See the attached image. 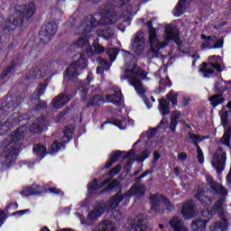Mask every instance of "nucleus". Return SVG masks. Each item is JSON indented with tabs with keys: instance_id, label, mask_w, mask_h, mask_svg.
Segmentation results:
<instances>
[{
	"instance_id": "58836bf2",
	"label": "nucleus",
	"mask_w": 231,
	"mask_h": 231,
	"mask_svg": "<svg viewBox=\"0 0 231 231\" xmlns=\"http://www.w3.org/2000/svg\"><path fill=\"white\" fill-rule=\"evenodd\" d=\"M99 62L101 64V67L97 68V74L104 73V70L107 71L109 68H111V64L107 63V61H106V60L104 59H99Z\"/></svg>"
},
{
	"instance_id": "7ed1b4c3",
	"label": "nucleus",
	"mask_w": 231,
	"mask_h": 231,
	"mask_svg": "<svg viewBox=\"0 0 231 231\" xmlns=\"http://www.w3.org/2000/svg\"><path fill=\"white\" fill-rule=\"evenodd\" d=\"M35 4H29L28 5H18L15 9L10 10V15L5 20L0 17V26L8 32H14L19 26H23L24 19L28 20L35 14Z\"/></svg>"
},
{
	"instance_id": "6e6d98bb",
	"label": "nucleus",
	"mask_w": 231,
	"mask_h": 231,
	"mask_svg": "<svg viewBox=\"0 0 231 231\" xmlns=\"http://www.w3.org/2000/svg\"><path fill=\"white\" fill-rule=\"evenodd\" d=\"M119 182L117 180H113L106 188V190H115L118 189Z\"/></svg>"
},
{
	"instance_id": "f257e3e1",
	"label": "nucleus",
	"mask_w": 231,
	"mask_h": 231,
	"mask_svg": "<svg viewBox=\"0 0 231 231\" xmlns=\"http://www.w3.org/2000/svg\"><path fill=\"white\" fill-rule=\"evenodd\" d=\"M118 21V14L115 11H107L104 15L101 16L98 22L97 18L93 16H88L81 25L77 29L76 34L79 35L77 42L74 43L75 48H89V33L93 32V28L100 26V24H115Z\"/></svg>"
},
{
	"instance_id": "393cba45",
	"label": "nucleus",
	"mask_w": 231,
	"mask_h": 231,
	"mask_svg": "<svg viewBox=\"0 0 231 231\" xmlns=\"http://www.w3.org/2000/svg\"><path fill=\"white\" fill-rule=\"evenodd\" d=\"M151 152L149 151H143L139 156L134 158V150H131L126 155L124 156V160H137L138 162H143L146 158H149Z\"/></svg>"
},
{
	"instance_id": "0e129e2a",
	"label": "nucleus",
	"mask_w": 231,
	"mask_h": 231,
	"mask_svg": "<svg viewBox=\"0 0 231 231\" xmlns=\"http://www.w3.org/2000/svg\"><path fill=\"white\" fill-rule=\"evenodd\" d=\"M189 102H190V97H182V106H189Z\"/></svg>"
},
{
	"instance_id": "e2e57ef3",
	"label": "nucleus",
	"mask_w": 231,
	"mask_h": 231,
	"mask_svg": "<svg viewBox=\"0 0 231 231\" xmlns=\"http://www.w3.org/2000/svg\"><path fill=\"white\" fill-rule=\"evenodd\" d=\"M5 212L3 210H0V226H3V223L5 221Z\"/></svg>"
},
{
	"instance_id": "c85d7f7f",
	"label": "nucleus",
	"mask_w": 231,
	"mask_h": 231,
	"mask_svg": "<svg viewBox=\"0 0 231 231\" xmlns=\"http://www.w3.org/2000/svg\"><path fill=\"white\" fill-rule=\"evenodd\" d=\"M96 231H116V226L111 220H104L98 225Z\"/></svg>"
},
{
	"instance_id": "2eb2a0df",
	"label": "nucleus",
	"mask_w": 231,
	"mask_h": 231,
	"mask_svg": "<svg viewBox=\"0 0 231 231\" xmlns=\"http://www.w3.org/2000/svg\"><path fill=\"white\" fill-rule=\"evenodd\" d=\"M226 160V153L223 151V149L218 148L212 160V165L217 171L221 172V171H223Z\"/></svg>"
},
{
	"instance_id": "37998d69",
	"label": "nucleus",
	"mask_w": 231,
	"mask_h": 231,
	"mask_svg": "<svg viewBox=\"0 0 231 231\" xmlns=\"http://www.w3.org/2000/svg\"><path fill=\"white\" fill-rule=\"evenodd\" d=\"M97 189H98V180L95 179L88 184V194H95V192H97Z\"/></svg>"
},
{
	"instance_id": "f03ea898",
	"label": "nucleus",
	"mask_w": 231,
	"mask_h": 231,
	"mask_svg": "<svg viewBox=\"0 0 231 231\" xmlns=\"http://www.w3.org/2000/svg\"><path fill=\"white\" fill-rule=\"evenodd\" d=\"M146 26L149 30L150 53L152 57H162L163 50L167 48L170 41H174L176 44H180V32L172 25H168L164 31V41H161L156 34V29L152 27V22H146Z\"/></svg>"
},
{
	"instance_id": "3c124183",
	"label": "nucleus",
	"mask_w": 231,
	"mask_h": 231,
	"mask_svg": "<svg viewBox=\"0 0 231 231\" xmlns=\"http://www.w3.org/2000/svg\"><path fill=\"white\" fill-rule=\"evenodd\" d=\"M223 44H225V40L223 38H220V39L217 40L216 42H214L212 50H219V49L223 48Z\"/></svg>"
},
{
	"instance_id": "864d4df0",
	"label": "nucleus",
	"mask_w": 231,
	"mask_h": 231,
	"mask_svg": "<svg viewBox=\"0 0 231 231\" xmlns=\"http://www.w3.org/2000/svg\"><path fill=\"white\" fill-rule=\"evenodd\" d=\"M120 171H122V166L117 165L115 168H113L108 174L109 176H111V178H115V176H116V174L120 172Z\"/></svg>"
},
{
	"instance_id": "5fc2aeb1",
	"label": "nucleus",
	"mask_w": 231,
	"mask_h": 231,
	"mask_svg": "<svg viewBox=\"0 0 231 231\" xmlns=\"http://www.w3.org/2000/svg\"><path fill=\"white\" fill-rule=\"evenodd\" d=\"M49 192H51V194H57L58 196H64V191L59 189L56 187L50 188Z\"/></svg>"
},
{
	"instance_id": "774afa93",
	"label": "nucleus",
	"mask_w": 231,
	"mask_h": 231,
	"mask_svg": "<svg viewBox=\"0 0 231 231\" xmlns=\"http://www.w3.org/2000/svg\"><path fill=\"white\" fill-rule=\"evenodd\" d=\"M40 231H50V228H48L47 226H43Z\"/></svg>"
},
{
	"instance_id": "a19ab883",
	"label": "nucleus",
	"mask_w": 231,
	"mask_h": 231,
	"mask_svg": "<svg viewBox=\"0 0 231 231\" xmlns=\"http://www.w3.org/2000/svg\"><path fill=\"white\" fill-rule=\"evenodd\" d=\"M230 140H231V128L228 127L226 131L225 132L221 142L224 143V145H226L227 147H230Z\"/></svg>"
},
{
	"instance_id": "4d7b16f0",
	"label": "nucleus",
	"mask_w": 231,
	"mask_h": 231,
	"mask_svg": "<svg viewBox=\"0 0 231 231\" xmlns=\"http://www.w3.org/2000/svg\"><path fill=\"white\" fill-rule=\"evenodd\" d=\"M17 106H18L17 103H14V101H12L6 106L4 107V110L6 111V109H10V111H14V109H15Z\"/></svg>"
},
{
	"instance_id": "a878e982",
	"label": "nucleus",
	"mask_w": 231,
	"mask_h": 231,
	"mask_svg": "<svg viewBox=\"0 0 231 231\" xmlns=\"http://www.w3.org/2000/svg\"><path fill=\"white\" fill-rule=\"evenodd\" d=\"M170 225L174 231H189V228L183 224V221L179 217H173L170 221Z\"/></svg>"
},
{
	"instance_id": "f704fd0d",
	"label": "nucleus",
	"mask_w": 231,
	"mask_h": 231,
	"mask_svg": "<svg viewBox=\"0 0 231 231\" xmlns=\"http://www.w3.org/2000/svg\"><path fill=\"white\" fill-rule=\"evenodd\" d=\"M209 102L213 107H217V106L225 102V98H223V96L217 94L209 97Z\"/></svg>"
},
{
	"instance_id": "f8f14e48",
	"label": "nucleus",
	"mask_w": 231,
	"mask_h": 231,
	"mask_svg": "<svg viewBox=\"0 0 231 231\" xmlns=\"http://www.w3.org/2000/svg\"><path fill=\"white\" fill-rule=\"evenodd\" d=\"M208 60L209 63H204L202 69H200L205 79H208V77L214 73V69L221 71V63L223 62V60H221L219 56H211Z\"/></svg>"
},
{
	"instance_id": "c9c22d12",
	"label": "nucleus",
	"mask_w": 231,
	"mask_h": 231,
	"mask_svg": "<svg viewBox=\"0 0 231 231\" xmlns=\"http://www.w3.org/2000/svg\"><path fill=\"white\" fill-rule=\"evenodd\" d=\"M180 111H175L171 115V121L170 125V129L174 133L176 131V125H178V120H180Z\"/></svg>"
},
{
	"instance_id": "4c0bfd02",
	"label": "nucleus",
	"mask_w": 231,
	"mask_h": 231,
	"mask_svg": "<svg viewBox=\"0 0 231 231\" xmlns=\"http://www.w3.org/2000/svg\"><path fill=\"white\" fill-rule=\"evenodd\" d=\"M122 156V152H112L110 155V161L105 165V169H109L115 162L118 161Z\"/></svg>"
},
{
	"instance_id": "ddd939ff",
	"label": "nucleus",
	"mask_w": 231,
	"mask_h": 231,
	"mask_svg": "<svg viewBox=\"0 0 231 231\" xmlns=\"http://www.w3.org/2000/svg\"><path fill=\"white\" fill-rule=\"evenodd\" d=\"M57 30H59V24H57V22H47L42 27L40 32V40L42 42H50L51 41V37L57 33Z\"/></svg>"
},
{
	"instance_id": "20e7f679",
	"label": "nucleus",
	"mask_w": 231,
	"mask_h": 231,
	"mask_svg": "<svg viewBox=\"0 0 231 231\" xmlns=\"http://www.w3.org/2000/svg\"><path fill=\"white\" fill-rule=\"evenodd\" d=\"M123 57L125 59L126 69L125 70L124 77H121V79H128L130 84L134 88L138 95H143L145 88H143L142 80H145L147 78V73L140 69V68H138V66L133 62L134 56L131 54V52L124 51Z\"/></svg>"
},
{
	"instance_id": "ea45409f",
	"label": "nucleus",
	"mask_w": 231,
	"mask_h": 231,
	"mask_svg": "<svg viewBox=\"0 0 231 231\" xmlns=\"http://www.w3.org/2000/svg\"><path fill=\"white\" fill-rule=\"evenodd\" d=\"M114 124L116 127H119V129H125V127H127V119L119 116L114 119Z\"/></svg>"
},
{
	"instance_id": "5701e85b",
	"label": "nucleus",
	"mask_w": 231,
	"mask_h": 231,
	"mask_svg": "<svg viewBox=\"0 0 231 231\" xmlns=\"http://www.w3.org/2000/svg\"><path fill=\"white\" fill-rule=\"evenodd\" d=\"M46 129V119L44 116L38 118L30 127L32 133H42Z\"/></svg>"
},
{
	"instance_id": "4be33fe9",
	"label": "nucleus",
	"mask_w": 231,
	"mask_h": 231,
	"mask_svg": "<svg viewBox=\"0 0 231 231\" xmlns=\"http://www.w3.org/2000/svg\"><path fill=\"white\" fill-rule=\"evenodd\" d=\"M192 0H179L175 9L173 10V15L175 17H180L183 15V10H186L188 6H190V2Z\"/></svg>"
},
{
	"instance_id": "6e6552de",
	"label": "nucleus",
	"mask_w": 231,
	"mask_h": 231,
	"mask_svg": "<svg viewBox=\"0 0 231 231\" xmlns=\"http://www.w3.org/2000/svg\"><path fill=\"white\" fill-rule=\"evenodd\" d=\"M111 200L108 201V203L106 205L105 202H98L96 205L92 206V209H90L87 216L88 221H97L104 212H106V209L111 210L115 219L120 220L124 217V213L122 211H116V207L113 208L109 205Z\"/></svg>"
},
{
	"instance_id": "bb28decb",
	"label": "nucleus",
	"mask_w": 231,
	"mask_h": 231,
	"mask_svg": "<svg viewBox=\"0 0 231 231\" xmlns=\"http://www.w3.org/2000/svg\"><path fill=\"white\" fill-rule=\"evenodd\" d=\"M207 181H208L211 189L215 192H217V194H222V195L226 194V189H225V187L214 182V179H212L211 176H207Z\"/></svg>"
},
{
	"instance_id": "c756f323",
	"label": "nucleus",
	"mask_w": 231,
	"mask_h": 231,
	"mask_svg": "<svg viewBox=\"0 0 231 231\" xmlns=\"http://www.w3.org/2000/svg\"><path fill=\"white\" fill-rule=\"evenodd\" d=\"M208 221L202 219V218H198L194 220L191 224V227L193 231H205L207 230V223Z\"/></svg>"
},
{
	"instance_id": "69168bd1",
	"label": "nucleus",
	"mask_w": 231,
	"mask_h": 231,
	"mask_svg": "<svg viewBox=\"0 0 231 231\" xmlns=\"http://www.w3.org/2000/svg\"><path fill=\"white\" fill-rule=\"evenodd\" d=\"M93 80V75L92 74H88L87 76V79H86V82L87 84H91V81Z\"/></svg>"
},
{
	"instance_id": "423d86ee",
	"label": "nucleus",
	"mask_w": 231,
	"mask_h": 231,
	"mask_svg": "<svg viewBox=\"0 0 231 231\" xmlns=\"http://www.w3.org/2000/svg\"><path fill=\"white\" fill-rule=\"evenodd\" d=\"M196 198L201 203L202 207H204L205 210L201 212L203 217L210 218L212 216H215V214H223V203H225V199H218L210 208L212 205V199L207 197L205 193L198 191Z\"/></svg>"
},
{
	"instance_id": "a18cd8bd",
	"label": "nucleus",
	"mask_w": 231,
	"mask_h": 231,
	"mask_svg": "<svg viewBox=\"0 0 231 231\" xmlns=\"http://www.w3.org/2000/svg\"><path fill=\"white\" fill-rule=\"evenodd\" d=\"M79 95H81V97H86V95H88V85H86V83L80 81L79 84V89H78Z\"/></svg>"
},
{
	"instance_id": "b1692460",
	"label": "nucleus",
	"mask_w": 231,
	"mask_h": 231,
	"mask_svg": "<svg viewBox=\"0 0 231 231\" xmlns=\"http://www.w3.org/2000/svg\"><path fill=\"white\" fill-rule=\"evenodd\" d=\"M97 37H102L103 39H111L115 35V31L113 29L107 28L106 26L100 25L97 30Z\"/></svg>"
},
{
	"instance_id": "9b49d317",
	"label": "nucleus",
	"mask_w": 231,
	"mask_h": 231,
	"mask_svg": "<svg viewBox=\"0 0 231 231\" xmlns=\"http://www.w3.org/2000/svg\"><path fill=\"white\" fill-rule=\"evenodd\" d=\"M74 131H75L74 125H67L63 132V137L61 138V143H57V141H55L51 144V150H50L51 154H57V152H60L62 149V147H64V143H68V142H69V140L73 138Z\"/></svg>"
},
{
	"instance_id": "412c9836",
	"label": "nucleus",
	"mask_w": 231,
	"mask_h": 231,
	"mask_svg": "<svg viewBox=\"0 0 231 231\" xmlns=\"http://www.w3.org/2000/svg\"><path fill=\"white\" fill-rule=\"evenodd\" d=\"M48 75V69L46 67H35L29 70L27 74L28 79H42Z\"/></svg>"
},
{
	"instance_id": "2f4dec72",
	"label": "nucleus",
	"mask_w": 231,
	"mask_h": 231,
	"mask_svg": "<svg viewBox=\"0 0 231 231\" xmlns=\"http://www.w3.org/2000/svg\"><path fill=\"white\" fill-rule=\"evenodd\" d=\"M159 111L163 116L171 113V106L169 105V102L164 97L161 98L159 101Z\"/></svg>"
},
{
	"instance_id": "f3484780",
	"label": "nucleus",
	"mask_w": 231,
	"mask_h": 231,
	"mask_svg": "<svg viewBox=\"0 0 231 231\" xmlns=\"http://www.w3.org/2000/svg\"><path fill=\"white\" fill-rule=\"evenodd\" d=\"M106 102L115 104V106L124 104V95H122V90L118 88H114V95H107Z\"/></svg>"
},
{
	"instance_id": "dca6fc26",
	"label": "nucleus",
	"mask_w": 231,
	"mask_h": 231,
	"mask_svg": "<svg viewBox=\"0 0 231 231\" xmlns=\"http://www.w3.org/2000/svg\"><path fill=\"white\" fill-rule=\"evenodd\" d=\"M201 136L194 134H189V142L190 143H195L197 148V158L199 160V163L203 165L205 163V156L203 155V150L198 143H201Z\"/></svg>"
},
{
	"instance_id": "680f3d73",
	"label": "nucleus",
	"mask_w": 231,
	"mask_h": 231,
	"mask_svg": "<svg viewBox=\"0 0 231 231\" xmlns=\"http://www.w3.org/2000/svg\"><path fill=\"white\" fill-rule=\"evenodd\" d=\"M44 91H46V86L44 85L40 86V88H38L39 97H41V95H44Z\"/></svg>"
},
{
	"instance_id": "473e14b6",
	"label": "nucleus",
	"mask_w": 231,
	"mask_h": 231,
	"mask_svg": "<svg viewBox=\"0 0 231 231\" xmlns=\"http://www.w3.org/2000/svg\"><path fill=\"white\" fill-rule=\"evenodd\" d=\"M227 223L225 219L217 221L210 226L211 231H226Z\"/></svg>"
},
{
	"instance_id": "e433bc0d",
	"label": "nucleus",
	"mask_w": 231,
	"mask_h": 231,
	"mask_svg": "<svg viewBox=\"0 0 231 231\" xmlns=\"http://www.w3.org/2000/svg\"><path fill=\"white\" fill-rule=\"evenodd\" d=\"M106 102V99L102 96L96 95L89 99V106H102Z\"/></svg>"
},
{
	"instance_id": "de8ad7c7",
	"label": "nucleus",
	"mask_w": 231,
	"mask_h": 231,
	"mask_svg": "<svg viewBox=\"0 0 231 231\" xmlns=\"http://www.w3.org/2000/svg\"><path fill=\"white\" fill-rule=\"evenodd\" d=\"M220 118L223 127H226V122H228V112L222 110L220 112Z\"/></svg>"
},
{
	"instance_id": "09e8293b",
	"label": "nucleus",
	"mask_w": 231,
	"mask_h": 231,
	"mask_svg": "<svg viewBox=\"0 0 231 231\" xmlns=\"http://www.w3.org/2000/svg\"><path fill=\"white\" fill-rule=\"evenodd\" d=\"M35 193V191H32V186L23 188L21 192L22 196H25L26 198H28V196H33Z\"/></svg>"
},
{
	"instance_id": "a211bd4d",
	"label": "nucleus",
	"mask_w": 231,
	"mask_h": 231,
	"mask_svg": "<svg viewBox=\"0 0 231 231\" xmlns=\"http://www.w3.org/2000/svg\"><path fill=\"white\" fill-rule=\"evenodd\" d=\"M147 230V221L143 217L138 216L130 222V231H145Z\"/></svg>"
},
{
	"instance_id": "c03bdc74",
	"label": "nucleus",
	"mask_w": 231,
	"mask_h": 231,
	"mask_svg": "<svg viewBox=\"0 0 231 231\" xmlns=\"http://www.w3.org/2000/svg\"><path fill=\"white\" fill-rule=\"evenodd\" d=\"M107 53L111 62H115V60H116V56L118 55V49L110 48L107 50Z\"/></svg>"
},
{
	"instance_id": "603ef678",
	"label": "nucleus",
	"mask_w": 231,
	"mask_h": 231,
	"mask_svg": "<svg viewBox=\"0 0 231 231\" xmlns=\"http://www.w3.org/2000/svg\"><path fill=\"white\" fill-rule=\"evenodd\" d=\"M15 68V64L14 63V61L11 63V65L9 67H7V69L5 70H4L1 74V79H5V77H6V75H8V73H10V71H14Z\"/></svg>"
},
{
	"instance_id": "72a5a7b5",
	"label": "nucleus",
	"mask_w": 231,
	"mask_h": 231,
	"mask_svg": "<svg viewBox=\"0 0 231 231\" xmlns=\"http://www.w3.org/2000/svg\"><path fill=\"white\" fill-rule=\"evenodd\" d=\"M21 119H19L18 114H14L12 116H10L7 121L5 122L6 127L8 129H12V127H15V125H19V122Z\"/></svg>"
},
{
	"instance_id": "0eeeda50",
	"label": "nucleus",
	"mask_w": 231,
	"mask_h": 231,
	"mask_svg": "<svg viewBox=\"0 0 231 231\" xmlns=\"http://www.w3.org/2000/svg\"><path fill=\"white\" fill-rule=\"evenodd\" d=\"M147 187L145 185H134L129 190H127L124 195L121 192H118L114 198L110 199L109 206L118 207L122 201L125 200V205H127L131 200V196H134L137 199H140L143 194H145Z\"/></svg>"
},
{
	"instance_id": "4468645a",
	"label": "nucleus",
	"mask_w": 231,
	"mask_h": 231,
	"mask_svg": "<svg viewBox=\"0 0 231 231\" xmlns=\"http://www.w3.org/2000/svg\"><path fill=\"white\" fill-rule=\"evenodd\" d=\"M131 50L135 55H142L145 50V40H143V32H137L134 36V42Z\"/></svg>"
},
{
	"instance_id": "9d476101",
	"label": "nucleus",
	"mask_w": 231,
	"mask_h": 231,
	"mask_svg": "<svg viewBox=\"0 0 231 231\" xmlns=\"http://www.w3.org/2000/svg\"><path fill=\"white\" fill-rule=\"evenodd\" d=\"M150 199L152 201L151 208L153 210V212L163 214L165 208L170 211L174 210V206H172L171 201H169L167 198L163 197V195L154 194L150 197Z\"/></svg>"
},
{
	"instance_id": "6ab92c4d",
	"label": "nucleus",
	"mask_w": 231,
	"mask_h": 231,
	"mask_svg": "<svg viewBox=\"0 0 231 231\" xmlns=\"http://www.w3.org/2000/svg\"><path fill=\"white\" fill-rule=\"evenodd\" d=\"M69 100H71V97L68 95L60 94L52 99V107H54V109H62Z\"/></svg>"
},
{
	"instance_id": "aec40b11",
	"label": "nucleus",
	"mask_w": 231,
	"mask_h": 231,
	"mask_svg": "<svg viewBox=\"0 0 231 231\" xmlns=\"http://www.w3.org/2000/svg\"><path fill=\"white\" fill-rule=\"evenodd\" d=\"M181 214L184 219H191L192 217H194V203L192 202V200H188L183 203Z\"/></svg>"
},
{
	"instance_id": "39448f33",
	"label": "nucleus",
	"mask_w": 231,
	"mask_h": 231,
	"mask_svg": "<svg viewBox=\"0 0 231 231\" xmlns=\"http://www.w3.org/2000/svg\"><path fill=\"white\" fill-rule=\"evenodd\" d=\"M26 134V126H22L17 129L16 132L12 134L10 140L7 142L6 146L4 149L5 152V163L8 167L15 163L17 160V154L21 150V140H24Z\"/></svg>"
},
{
	"instance_id": "7c9ffc66",
	"label": "nucleus",
	"mask_w": 231,
	"mask_h": 231,
	"mask_svg": "<svg viewBox=\"0 0 231 231\" xmlns=\"http://www.w3.org/2000/svg\"><path fill=\"white\" fill-rule=\"evenodd\" d=\"M32 152L37 158L42 160L46 154H48L46 148L42 144H34L32 148Z\"/></svg>"
},
{
	"instance_id": "79ce46f5",
	"label": "nucleus",
	"mask_w": 231,
	"mask_h": 231,
	"mask_svg": "<svg viewBox=\"0 0 231 231\" xmlns=\"http://www.w3.org/2000/svg\"><path fill=\"white\" fill-rule=\"evenodd\" d=\"M167 98L170 102H171L172 106H178V94L173 90H171L167 95Z\"/></svg>"
},
{
	"instance_id": "13d9d810",
	"label": "nucleus",
	"mask_w": 231,
	"mask_h": 231,
	"mask_svg": "<svg viewBox=\"0 0 231 231\" xmlns=\"http://www.w3.org/2000/svg\"><path fill=\"white\" fill-rule=\"evenodd\" d=\"M32 192H36L33 194V196H37L39 194H42V189H41L40 186H37V185H32Z\"/></svg>"
},
{
	"instance_id": "338daca9",
	"label": "nucleus",
	"mask_w": 231,
	"mask_h": 231,
	"mask_svg": "<svg viewBox=\"0 0 231 231\" xmlns=\"http://www.w3.org/2000/svg\"><path fill=\"white\" fill-rule=\"evenodd\" d=\"M161 157H162V155H160V153L155 152L154 157H153V161L158 162V160H160Z\"/></svg>"
},
{
	"instance_id": "1a4fd4ad",
	"label": "nucleus",
	"mask_w": 231,
	"mask_h": 231,
	"mask_svg": "<svg viewBox=\"0 0 231 231\" xmlns=\"http://www.w3.org/2000/svg\"><path fill=\"white\" fill-rule=\"evenodd\" d=\"M77 68L84 69L88 68V61L86 60V55L77 54L74 56L73 63L66 69L63 82H75L79 77Z\"/></svg>"
},
{
	"instance_id": "bf43d9fd",
	"label": "nucleus",
	"mask_w": 231,
	"mask_h": 231,
	"mask_svg": "<svg viewBox=\"0 0 231 231\" xmlns=\"http://www.w3.org/2000/svg\"><path fill=\"white\" fill-rule=\"evenodd\" d=\"M177 158L178 160H180V162H185V160H187V152H180Z\"/></svg>"
},
{
	"instance_id": "052dcab7",
	"label": "nucleus",
	"mask_w": 231,
	"mask_h": 231,
	"mask_svg": "<svg viewBox=\"0 0 231 231\" xmlns=\"http://www.w3.org/2000/svg\"><path fill=\"white\" fill-rule=\"evenodd\" d=\"M94 50H95L96 53H104V51H106V49H104V47H102L100 45H95Z\"/></svg>"
},
{
	"instance_id": "8fccbe9b",
	"label": "nucleus",
	"mask_w": 231,
	"mask_h": 231,
	"mask_svg": "<svg viewBox=\"0 0 231 231\" xmlns=\"http://www.w3.org/2000/svg\"><path fill=\"white\" fill-rule=\"evenodd\" d=\"M125 1L129 0H109V3L111 6H114L115 8H120V6H123V5H125Z\"/></svg>"
},
{
	"instance_id": "49530a36",
	"label": "nucleus",
	"mask_w": 231,
	"mask_h": 231,
	"mask_svg": "<svg viewBox=\"0 0 231 231\" xmlns=\"http://www.w3.org/2000/svg\"><path fill=\"white\" fill-rule=\"evenodd\" d=\"M171 86H172V82L171 81L169 77H166L165 79H162L160 80V88H171Z\"/></svg>"
},
{
	"instance_id": "cd10ccee",
	"label": "nucleus",
	"mask_w": 231,
	"mask_h": 231,
	"mask_svg": "<svg viewBox=\"0 0 231 231\" xmlns=\"http://www.w3.org/2000/svg\"><path fill=\"white\" fill-rule=\"evenodd\" d=\"M200 39L202 41V43L200 45L201 50H212V42L216 41V36H205V34L200 35Z\"/></svg>"
}]
</instances>
